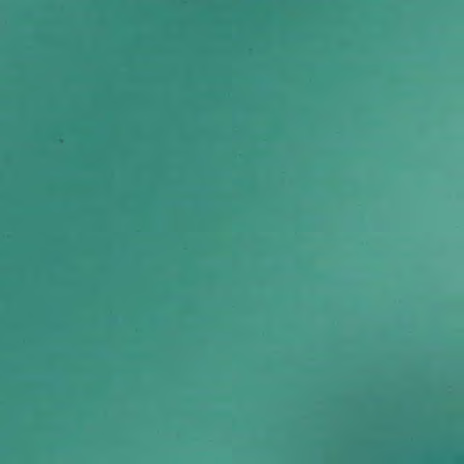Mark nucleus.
Returning <instances> with one entry per match:
<instances>
[{"instance_id": "obj_1", "label": "nucleus", "mask_w": 464, "mask_h": 464, "mask_svg": "<svg viewBox=\"0 0 464 464\" xmlns=\"http://www.w3.org/2000/svg\"><path fill=\"white\" fill-rule=\"evenodd\" d=\"M455 462H456V463H462V462H463V457H462V455H458V456H456V458H455Z\"/></svg>"}]
</instances>
